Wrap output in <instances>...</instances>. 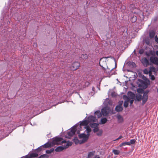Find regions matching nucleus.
<instances>
[{"label": "nucleus", "instance_id": "1", "mask_svg": "<svg viewBox=\"0 0 158 158\" xmlns=\"http://www.w3.org/2000/svg\"><path fill=\"white\" fill-rule=\"evenodd\" d=\"M138 82L137 84L138 85L139 87L143 89H145L147 88L148 85L150 84L149 80H148V82L146 81H144L142 79H139L138 80Z\"/></svg>", "mask_w": 158, "mask_h": 158}, {"label": "nucleus", "instance_id": "2", "mask_svg": "<svg viewBox=\"0 0 158 158\" xmlns=\"http://www.w3.org/2000/svg\"><path fill=\"white\" fill-rule=\"evenodd\" d=\"M61 137L56 136L52 140V143L54 145H59L60 143H66V141L63 140Z\"/></svg>", "mask_w": 158, "mask_h": 158}, {"label": "nucleus", "instance_id": "3", "mask_svg": "<svg viewBox=\"0 0 158 158\" xmlns=\"http://www.w3.org/2000/svg\"><path fill=\"white\" fill-rule=\"evenodd\" d=\"M78 136L80 139L82 138V140H81L80 144H81L85 143L89 139V137L87 135L84 133L79 134Z\"/></svg>", "mask_w": 158, "mask_h": 158}, {"label": "nucleus", "instance_id": "4", "mask_svg": "<svg viewBox=\"0 0 158 158\" xmlns=\"http://www.w3.org/2000/svg\"><path fill=\"white\" fill-rule=\"evenodd\" d=\"M110 111V108L107 106H105L101 110L102 114L103 116H108Z\"/></svg>", "mask_w": 158, "mask_h": 158}, {"label": "nucleus", "instance_id": "5", "mask_svg": "<svg viewBox=\"0 0 158 158\" xmlns=\"http://www.w3.org/2000/svg\"><path fill=\"white\" fill-rule=\"evenodd\" d=\"M77 126H79L78 123L73 127L71 130L68 132L67 134L69 136L71 137L75 134L77 130L76 127Z\"/></svg>", "mask_w": 158, "mask_h": 158}, {"label": "nucleus", "instance_id": "6", "mask_svg": "<svg viewBox=\"0 0 158 158\" xmlns=\"http://www.w3.org/2000/svg\"><path fill=\"white\" fill-rule=\"evenodd\" d=\"M150 61L152 64L158 66V57L151 56L150 58Z\"/></svg>", "mask_w": 158, "mask_h": 158}, {"label": "nucleus", "instance_id": "7", "mask_svg": "<svg viewBox=\"0 0 158 158\" xmlns=\"http://www.w3.org/2000/svg\"><path fill=\"white\" fill-rule=\"evenodd\" d=\"M80 66V64L78 62H75L72 64L71 69L72 70H75L78 69Z\"/></svg>", "mask_w": 158, "mask_h": 158}, {"label": "nucleus", "instance_id": "8", "mask_svg": "<svg viewBox=\"0 0 158 158\" xmlns=\"http://www.w3.org/2000/svg\"><path fill=\"white\" fill-rule=\"evenodd\" d=\"M87 120L89 122H95L97 121V119L94 116L89 115L88 117Z\"/></svg>", "mask_w": 158, "mask_h": 158}, {"label": "nucleus", "instance_id": "9", "mask_svg": "<svg viewBox=\"0 0 158 158\" xmlns=\"http://www.w3.org/2000/svg\"><path fill=\"white\" fill-rule=\"evenodd\" d=\"M142 63L145 66H147L149 65V60L146 58L144 57L142 59Z\"/></svg>", "mask_w": 158, "mask_h": 158}, {"label": "nucleus", "instance_id": "10", "mask_svg": "<svg viewBox=\"0 0 158 158\" xmlns=\"http://www.w3.org/2000/svg\"><path fill=\"white\" fill-rule=\"evenodd\" d=\"M80 123L79 125L80 127H81V126H85V127L88 126V124L89 123V121L86 119L84 120L82 122L80 121Z\"/></svg>", "mask_w": 158, "mask_h": 158}, {"label": "nucleus", "instance_id": "11", "mask_svg": "<svg viewBox=\"0 0 158 158\" xmlns=\"http://www.w3.org/2000/svg\"><path fill=\"white\" fill-rule=\"evenodd\" d=\"M148 99V95H146L143 94V96H142V105H144L147 102Z\"/></svg>", "mask_w": 158, "mask_h": 158}, {"label": "nucleus", "instance_id": "12", "mask_svg": "<svg viewBox=\"0 0 158 158\" xmlns=\"http://www.w3.org/2000/svg\"><path fill=\"white\" fill-rule=\"evenodd\" d=\"M85 128L86 129L85 131L87 133L86 135H87L89 138V136L90 135L89 133L91 131V129L89 126L85 127Z\"/></svg>", "mask_w": 158, "mask_h": 158}, {"label": "nucleus", "instance_id": "13", "mask_svg": "<svg viewBox=\"0 0 158 158\" xmlns=\"http://www.w3.org/2000/svg\"><path fill=\"white\" fill-rule=\"evenodd\" d=\"M102 113L99 110H97L94 112V117L98 118H100L102 116Z\"/></svg>", "mask_w": 158, "mask_h": 158}, {"label": "nucleus", "instance_id": "14", "mask_svg": "<svg viewBox=\"0 0 158 158\" xmlns=\"http://www.w3.org/2000/svg\"><path fill=\"white\" fill-rule=\"evenodd\" d=\"M64 149H65V148L64 147V146H60L57 147L55 149V151L56 152H60Z\"/></svg>", "mask_w": 158, "mask_h": 158}, {"label": "nucleus", "instance_id": "15", "mask_svg": "<svg viewBox=\"0 0 158 158\" xmlns=\"http://www.w3.org/2000/svg\"><path fill=\"white\" fill-rule=\"evenodd\" d=\"M123 108L121 105L117 106L115 108V110L117 112L121 111L123 110Z\"/></svg>", "mask_w": 158, "mask_h": 158}, {"label": "nucleus", "instance_id": "16", "mask_svg": "<svg viewBox=\"0 0 158 158\" xmlns=\"http://www.w3.org/2000/svg\"><path fill=\"white\" fill-rule=\"evenodd\" d=\"M117 118L119 123H122L123 122V118L121 115H118L117 116Z\"/></svg>", "mask_w": 158, "mask_h": 158}, {"label": "nucleus", "instance_id": "17", "mask_svg": "<svg viewBox=\"0 0 158 158\" xmlns=\"http://www.w3.org/2000/svg\"><path fill=\"white\" fill-rule=\"evenodd\" d=\"M42 146L43 147V148L45 149V148L51 147V145L50 143L47 142L42 145Z\"/></svg>", "mask_w": 158, "mask_h": 158}, {"label": "nucleus", "instance_id": "18", "mask_svg": "<svg viewBox=\"0 0 158 158\" xmlns=\"http://www.w3.org/2000/svg\"><path fill=\"white\" fill-rule=\"evenodd\" d=\"M107 121V119L106 118H102L101 119V122L100 124H103L106 123Z\"/></svg>", "mask_w": 158, "mask_h": 158}, {"label": "nucleus", "instance_id": "19", "mask_svg": "<svg viewBox=\"0 0 158 158\" xmlns=\"http://www.w3.org/2000/svg\"><path fill=\"white\" fill-rule=\"evenodd\" d=\"M39 153L35 151V152H33L30 154L32 158L36 157L38 156Z\"/></svg>", "mask_w": 158, "mask_h": 158}, {"label": "nucleus", "instance_id": "20", "mask_svg": "<svg viewBox=\"0 0 158 158\" xmlns=\"http://www.w3.org/2000/svg\"><path fill=\"white\" fill-rule=\"evenodd\" d=\"M65 143H66V144L64 145V147L65 148V149L72 145V142L69 141L67 142H66Z\"/></svg>", "mask_w": 158, "mask_h": 158}, {"label": "nucleus", "instance_id": "21", "mask_svg": "<svg viewBox=\"0 0 158 158\" xmlns=\"http://www.w3.org/2000/svg\"><path fill=\"white\" fill-rule=\"evenodd\" d=\"M73 141L76 144L78 143L80 144L81 140H79L77 137H75L73 139Z\"/></svg>", "mask_w": 158, "mask_h": 158}, {"label": "nucleus", "instance_id": "22", "mask_svg": "<svg viewBox=\"0 0 158 158\" xmlns=\"http://www.w3.org/2000/svg\"><path fill=\"white\" fill-rule=\"evenodd\" d=\"M94 153L95 152L94 151L89 152L88 153L87 158H91V157L94 155Z\"/></svg>", "mask_w": 158, "mask_h": 158}, {"label": "nucleus", "instance_id": "23", "mask_svg": "<svg viewBox=\"0 0 158 158\" xmlns=\"http://www.w3.org/2000/svg\"><path fill=\"white\" fill-rule=\"evenodd\" d=\"M88 58V56L87 54H82L80 56V59H82V60H84Z\"/></svg>", "mask_w": 158, "mask_h": 158}, {"label": "nucleus", "instance_id": "24", "mask_svg": "<svg viewBox=\"0 0 158 158\" xmlns=\"http://www.w3.org/2000/svg\"><path fill=\"white\" fill-rule=\"evenodd\" d=\"M44 149L43 148V147L42 145L39 147L38 148L35 149V151L39 153L40 151L42 150H44Z\"/></svg>", "mask_w": 158, "mask_h": 158}, {"label": "nucleus", "instance_id": "25", "mask_svg": "<svg viewBox=\"0 0 158 158\" xmlns=\"http://www.w3.org/2000/svg\"><path fill=\"white\" fill-rule=\"evenodd\" d=\"M90 125L91 127L94 128L98 127L99 124L97 123H90Z\"/></svg>", "mask_w": 158, "mask_h": 158}, {"label": "nucleus", "instance_id": "26", "mask_svg": "<svg viewBox=\"0 0 158 158\" xmlns=\"http://www.w3.org/2000/svg\"><path fill=\"white\" fill-rule=\"evenodd\" d=\"M137 19V17L135 16L134 15L131 18V21L132 23H135Z\"/></svg>", "mask_w": 158, "mask_h": 158}, {"label": "nucleus", "instance_id": "27", "mask_svg": "<svg viewBox=\"0 0 158 158\" xmlns=\"http://www.w3.org/2000/svg\"><path fill=\"white\" fill-rule=\"evenodd\" d=\"M129 98H128L127 99V100L125 101L124 102V103L123 106L127 108L128 107V102H129Z\"/></svg>", "mask_w": 158, "mask_h": 158}, {"label": "nucleus", "instance_id": "28", "mask_svg": "<svg viewBox=\"0 0 158 158\" xmlns=\"http://www.w3.org/2000/svg\"><path fill=\"white\" fill-rule=\"evenodd\" d=\"M155 35V33L153 31H151L149 33V37L150 38H153L154 37Z\"/></svg>", "mask_w": 158, "mask_h": 158}, {"label": "nucleus", "instance_id": "29", "mask_svg": "<svg viewBox=\"0 0 158 158\" xmlns=\"http://www.w3.org/2000/svg\"><path fill=\"white\" fill-rule=\"evenodd\" d=\"M54 151V149L53 148L50 149V150H47L46 151V153L47 154H49L51 153Z\"/></svg>", "mask_w": 158, "mask_h": 158}, {"label": "nucleus", "instance_id": "30", "mask_svg": "<svg viewBox=\"0 0 158 158\" xmlns=\"http://www.w3.org/2000/svg\"><path fill=\"white\" fill-rule=\"evenodd\" d=\"M155 68L154 67H152L150 68V70H149V75L152 73V72H155Z\"/></svg>", "mask_w": 158, "mask_h": 158}, {"label": "nucleus", "instance_id": "31", "mask_svg": "<svg viewBox=\"0 0 158 158\" xmlns=\"http://www.w3.org/2000/svg\"><path fill=\"white\" fill-rule=\"evenodd\" d=\"M112 152L115 154L116 155H118L120 153V151L116 149H113V150Z\"/></svg>", "mask_w": 158, "mask_h": 158}, {"label": "nucleus", "instance_id": "32", "mask_svg": "<svg viewBox=\"0 0 158 158\" xmlns=\"http://www.w3.org/2000/svg\"><path fill=\"white\" fill-rule=\"evenodd\" d=\"M136 98L138 101H140V100H142V95L140 94H139L136 96Z\"/></svg>", "mask_w": 158, "mask_h": 158}, {"label": "nucleus", "instance_id": "33", "mask_svg": "<svg viewBox=\"0 0 158 158\" xmlns=\"http://www.w3.org/2000/svg\"><path fill=\"white\" fill-rule=\"evenodd\" d=\"M136 140L135 139H131L129 142V143H130V145H131V144H134Z\"/></svg>", "mask_w": 158, "mask_h": 158}, {"label": "nucleus", "instance_id": "34", "mask_svg": "<svg viewBox=\"0 0 158 158\" xmlns=\"http://www.w3.org/2000/svg\"><path fill=\"white\" fill-rule=\"evenodd\" d=\"M99 129L98 127H97L94 128L93 131L94 133H96V132H98L99 131Z\"/></svg>", "mask_w": 158, "mask_h": 158}, {"label": "nucleus", "instance_id": "35", "mask_svg": "<svg viewBox=\"0 0 158 158\" xmlns=\"http://www.w3.org/2000/svg\"><path fill=\"white\" fill-rule=\"evenodd\" d=\"M143 72L145 74H148V73L149 74V71H148V70L147 69H144Z\"/></svg>", "mask_w": 158, "mask_h": 158}, {"label": "nucleus", "instance_id": "36", "mask_svg": "<svg viewBox=\"0 0 158 158\" xmlns=\"http://www.w3.org/2000/svg\"><path fill=\"white\" fill-rule=\"evenodd\" d=\"M129 143V142H124L122 143V144L124 145V146H125L126 145H130Z\"/></svg>", "mask_w": 158, "mask_h": 158}, {"label": "nucleus", "instance_id": "37", "mask_svg": "<svg viewBox=\"0 0 158 158\" xmlns=\"http://www.w3.org/2000/svg\"><path fill=\"white\" fill-rule=\"evenodd\" d=\"M18 17H17V19L18 20H19L22 19V16L21 15L18 14Z\"/></svg>", "mask_w": 158, "mask_h": 158}, {"label": "nucleus", "instance_id": "38", "mask_svg": "<svg viewBox=\"0 0 158 158\" xmlns=\"http://www.w3.org/2000/svg\"><path fill=\"white\" fill-rule=\"evenodd\" d=\"M149 90H147L145 91L143 93V94L146 95H148V94L149 93Z\"/></svg>", "mask_w": 158, "mask_h": 158}, {"label": "nucleus", "instance_id": "39", "mask_svg": "<svg viewBox=\"0 0 158 158\" xmlns=\"http://www.w3.org/2000/svg\"><path fill=\"white\" fill-rule=\"evenodd\" d=\"M139 53L140 54H143V50L142 49H140L139 50Z\"/></svg>", "mask_w": 158, "mask_h": 158}, {"label": "nucleus", "instance_id": "40", "mask_svg": "<svg viewBox=\"0 0 158 158\" xmlns=\"http://www.w3.org/2000/svg\"><path fill=\"white\" fill-rule=\"evenodd\" d=\"M102 131H100L97 134V135L98 136H101L102 135Z\"/></svg>", "mask_w": 158, "mask_h": 158}, {"label": "nucleus", "instance_id": "41", "mask_svg": "<svg viewBox=\"0 0 158 158\" xmlns=\"http://www.w3.org/2000/svg\"><path fill=\"white\" fill-rule=\"evenodd\" d=\"M24 158H32L30 155H27L24 156Z\"/></svg>", "mask_w": 158, "mask_h": 158}, {"label": "nucleus", "instance_id": "42", "mask_svg": "<svg viewBox=\"0 0 158 158\" xmlns=\"http://www.w3.org/2000/svg\"><path fill=\"white\" fill-rule=\"evenodd\" d=\"M155 41L158 43V38L157 36H156L155 37Z\"/></svg>", "mask_w": 158, "mask_h": 158}, {"label": "nucleus", "instance_id": "43", "mask_svg": "<svg viewBox=\"0 0 158 158\" xmlns=\"http://www.w3.org/2000/svg\"><path fill=\"white\" fill-rule=\"evenodd\" d=\"M151 79L152 80H154L155 79V76L153 75H152Z\"/></svg>", "mask_w": 158, "mask_h": 158}, {"label": "nucleus", "instance_id": "44", "mask_svg": "<svg viewBox=\"0 0 158 158\" xmlns=\"http://www.w3.org/2000/svg\"><path fill=\"white\" fill-rule=\"evenodd\" d=\"M131 104H132L134 102L133 99L130 100L129 99V101Z\"/></svg>", "mask_w": 158, "mask_h": 158}, {"label": "nucleus", "instance_id": "45", "mask_svg": "<svg viewBox=\"0 0 158 158\" xmlns=\"http://www.w3.org/2000/svg\"><path fill=\"white\" fill-rule=\"evenodd\" d=\"M122 138H123V136L122 135H120L117 139L115 140H118V139H121Z\"/></svg>", "mask_w": 158, "mask_h": 158}, {"label": "nucleus", "instance_id": "46", "mask_svg": "<svg viewBox=\"0 0 158 158\" xmlns=\"http://www.w3.org/2000/svg\"><path fill=\"white\" fill-rule=\"evenodd\" d=\"M37 46V44L36 43H34L33 45V46L34 47H35Z\"/></svg>", "mask_w": 158, "mask_h": 158}, {"label": "nucleus", "instance_id": "47", "mask_svg": "<svg viewBox=\"0 0 158 158\" xmlns=\"http://www.w3.org/2000/svg\"><path fill=\"white\" fill-rule=\"evenodd\" d=\"M122 146H124V145L122 144V143L120 144L119 145V146L120 147H122Z\"/></svg>", "mask_w": 158, "mask_h": 158}, {"label": "nucleus", "instance_id": "48", "mask_svg": "<svg viewBox=\"0 0 158 158\" xmlns=\"http://www.w3.org/2000/svg\"><path fill=\"white\" fill-rule=\"evenodd\" d=\"M92 90L93 91H95V88L94 87H93L92 88Z\"/></svg>", "mask_w": 158, "mask_h": 158}, {"label": "nucleus", "instance_id": "49", "mask_svg": "<svg viewBox=\"0 0 158 158\" xmlns=\"http://www.w3.org/2000/svg\"><path fill=\"white\" fill-rule=\"evenodd\" d=\"M156 54L158 56V51H157L156 52Z\"/></svg>", "mask_w": 158, "mask_h": 158}, {"label": "nucleus", "instance_id": "50", "mask_svg": "<svg viewBox=\"0 0 158 158\" xmlns=\"http://www.w3.org/2000/svg\"><path fill=\"white\" fill-rule=\"evenodd\" d=\"M116 67V65H115V67L114 68H112L111 70L110 71H112L113 69L114 68H115Z\"/></svg>", "mask_w": 158, "mask_h": 158}, {"label": "nucleus", "instance_id": "51", "mask_svg": "<svg viewBox=\"0 0 158 158\" xmlns=\"http://www.w3.org/2000/svg\"><path fill=\"white\" fill-rule=\"evenodd\" d=\"M149 43V42H148V43L147 42H146V44H148Z\"/></svg>", "mask_w": 158, "mask_h": 158}, {"label": "nucleus", "instance_id": "52", "mask_svg": "<svg viewBox=\"0 0 158 158\" xmlns=\"http://www.w3.org/2000/svg\"><path fill=\"white\" fill-rule=\"evenodd\" d=\"M133 52H134V53H135V50Z\"/></svg>", "mask_w": 158, "mask_h": 158}, {"label": "nucleus", "instance_id": "53", "mask_svg": "<svg viewBox=\"0 0 158 158\" xmlns=\"http://www.w3.org/2000/svg\"><path fill=\"white\" fill-rule=\"evenodd\" d=\"M147 56H149V55L148 54H147Z\"/></svg>", "mask_w": 158, "mask_h": 158}, {"label": "nucleus", "instance_id": "54", "mask_svg": "<svg viewBox=\"0 0 158 158\" xmlns=\"http://www.w3.org/2000/svg\"><path fill=\"white\" fill-rule=\"evenodd\" d=\"M79 132L78 131L77 132V134H78Z\"/></svg>", "mask_w": 158, "mask_h": 158}, {"label": "nucleus", "instance_id": "55", "mask_svg": "<svg viewBox=\"0 0 158 158\" xmlns=\"http://www.w3.org/2000/svg\"><path fill=\"white\" fill-rule=\"evenodd\" d=\"M137 91H138V92H139V91L138 90Z\"/></svg>", "mask_w": 158, "mask_h": 158}, {"label": "nucleus", "instance_id": "56", "mask_svg": "<svg viewBox=\"0 0 158 158\" xmlns=\"http://www.w3.org/2000/svg\"><path fill=\"white\" fill-rule=\"evenodd\" d=\"M133 63L134 64H135L133 62Z\"/></svg>", "mask_w": 158, "mask_h": 158}, {"label": "nucleus", "instance_id": "57", "mask_svg": "<svg viewBox=\"0 0 158 158\" xmlns=\"http://www.w3.org/2000/svg\"><path fill=\"white\" fill-rule=\"evenodd\" d=\"M99 64H100V66H102L101 65H100V63H99Z\"/></svg>", "mask_w": 158, "mask_h": 158}, {"label": "nucleus", "instance_id": "58", "mask_svg": "<svg viewBox=\"0 0 158 158\" xmlns=\"http://www.w3.org/2000/svg\"><path fill=\"white\" fill-rule=\"evenodd\" d=\"M131 63V62H130V63H129V64H130V63Z\"/></svg>", "mask_w": 158, "mask_h": 158}, {"label": "nucleus", "instance_id": "59", "mask_svg": "<svg viewBox=\"0 0 158 158\" xmlns=\"http://www.w3.org/2000/svg\"><path fill=\"white\" fill-rule=\"evenodd\" d=\"M125 96L127 97V96H126V95H124V97H125Z\"/></svg>", "mask_w": 158, "mask_h": 158}, {"label": "nucleus", "instance_id": "60", "mask_svg": "<svg viewBox=\"0 0 158 158\" xmlns=\"http://www.w3.org/2000/svg\"><path fill=\"white\" fill-rule=\"evenodd\" d=\"M97 158H100L99 157H98Z\"/></svg>", "mask_w": 158, "mask_h": 158}, {"label": "nucleus", "instance_id": "61", "mask_svg": "<svg viewBox=\"0 0 158 158\" xmlns=\"http://www.w3.org/2000/svg\"><path fill=\"white\" fill-rule=\"evenodd\" d=\"M86 118H87V117H86L85 118V119H86Z\"/></svg>", "mask_w": 158, "mask_h": 158}, {"label": "nucleus", "instance_id": "62", "mask_svg": "<svg viewBox=\"0 0 158 158\" xmlns=\"http://www.w3.org/2000/svg\"><path fill=\"white\" fill-rule=\"evenodd\" d=\"M86 118H87V117H86L85 118V119H86Z\"/></svg>", "mask_w": 158, "mask_h": 158}, {"label": "nucleus", "instance_id": "63", "mask_svg": "<svg viewBox=\"0 0 158 158\" xmlns=\"http://www.w3.org/2000/svg\"><path fill=\"white\" fill-rule=\"evenodd\" d=\"M86 118H87V117H86L85 118V119H86Z\"/></svg>", "mask_w": 158, "mask_h": 158}]
</instances>
